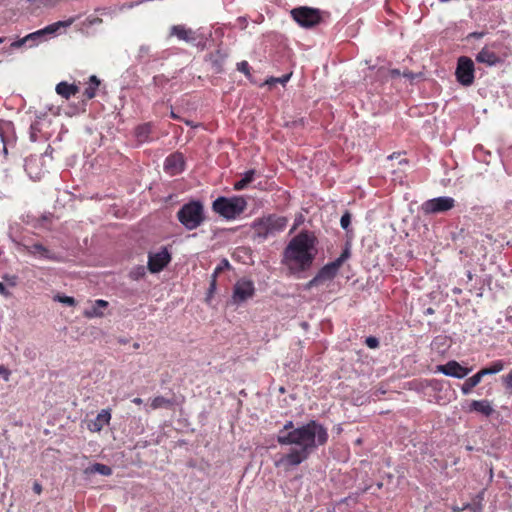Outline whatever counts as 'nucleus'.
<instances>
[{
	"label": "nucleus",
	"instance_id": "obj_1",
	"mask_svg": "<svg viewBox=\"0 0 512 512\" xmlns=\"http://www.w3.org/2000/svg\"><path fill=\"white\" fill-rule=\"evenodd\" d=\"M327 440V429L317 421L311 420L296 428L293 421H287L277 435V442L280 445H290L295 448L289 453L281 455L275 461V466L283 467L286 470L298 466Z\"/></svg>",
	"mask_w": 512,
	"mask_h": 512
},
{
	"label": "nucleus",
	"instance_id": "obj_2",
	"mask_svg": "<svg viewBox=\"0 0 512 512\" xmlns=\"http://www.w3.org/2000/svg\"><path fill=\"white\" fill-rule=\"evenodd\" d=\"M316 242L312 233L300 232L285 248L283 262L294 273L309 269L317 254Z\"/></svg>",
	"mask_w": 512,
	"mask_h": 512
},
{
	"label": "nucleus",
	"instance_id": "obj_3",
	"mask_svg": "<svg viewBox=\"0 0 512 512\" xmlns=\"http://www.w3.org/2000/svg\"><path fill=\"white\" fill-rule=\"evenodd\" d=\"M287 223L288 219L284 216L268 215L255 220L252 228L255 237L265 240L282 232L286 228Z\"/></svg>",
	"mask_w": 512,
	"mask_h": 512
},
{
	"label": "nucleus",
	"instance_id": "obj_4",
	"mask_svg": "<svg viewBox=\"0 0 512 512\" xmlns=\"http://www.w3.org/2000/svg\"><path fill=\"white\" fill-rule=\"evenodd\" d=\"M178 221L187 229L194 230L205 221L204 207L200 201H190L177 212Z\"/></svg>",
	"mask_w": 512,
	"mask_h": 512
},
{
	"label": "nucleus",
	"instance_id": "obj_5",
	"mask_svg": "<svg viewBox=\"0 0 512 512\" xmlns=\"http://www.w3.org/2000/svg\"><path fill=\"white\" fill-rule=\"evenodd\" d=\"M73 20H67V21H58L51 25L46 26L43 29H40L38 31H35L33 33H30L23 37L22 39H19L17 41L12 42L11 47L12 48H20L24 45H27L28 47H33L39 44L42 41H45L47 39V36L53 35L57 32V30L60 27H68L72 24Z\"/></svg>",
	"mask_w": 512,
	"mask_h": 512
},
{
	"label": "nucleus",
	"instance_id": "obj_6",
	"mask_svg": "<svg viewBox=\"0 0 512 512\" xmlns=\"http://www.w3.org/2000/svg\"><path fill=\"white\" fill-rule=\"evenodd\" d=\"M247 206L246 200L241 197H219L213 202V209L227 219H233L241 214Z\"/></svg>",
	"mask_w": 512,
	"mask_h": 512
},
{
	"label": "nucleus",
	"instance_id": "obj_7",
	"mask_svg": "<svg viewBox=\"0 0 512 512\" xmlns=\"http://www.w3.org/2000/svg\"><path fill=\"white\" fill-rule=\"evenodd\" d=\"M293 19L302 27L310 28L321 21V12L310 7H298L291 11Z\"/></svg>",
	"mask_w": 512,
	"mask_h": 512
},
{
	"label": "nucleus",
	"instance_id": "obj_8",
	"mask_svg": "<svg viewBox=\"0 0 512 512\" xmlns=\"http://www.w3.org/2000/svg\"><path fill=\"white\" fill-rule=\"evenodd\" d=\"M350 246L346 245L341 255L334 261L323 266L317 273L322 282L332 280L338 273L343 263L350 257Z\"/></svg>",
	"mask_w": 512,
	"mask_h": 512
},
{
	"label": "nucleus",
	"instance_id": "obj_9",
	"mask_svg": "<svg viewBox=\"0 0 512 512\" xmlns=\"http://www.w3.org/2000/svg\"><path fill=\"white\" fill-rule=\"evenodd\" d=\"M455 206V200L449 196H441L425 201L421 209L425 214H438L451 210Z\"/></svg>",
	"mask_w": 512,
	"mask_h": 512
},
{
	"label": "nucleus",
	"instance_id": "obj_10",
	"mask_svg": "<svg viewBox=\"0 0 512 512\" xmlns=\"http://www.w3.org/2000/svg\"><path fill=\"white\" fill-rule=\"evenodd\" d=\"M456 78L457 81L464 85L470 86L474 81V63L473 61L465 56H462L458 59V64L456 68Z\"/></svg>",
	"mask_w": 512,
	"mask_h": 512
},
{
	"label": "nucleus",
	"instance_id": "obj_11",
	"mask_svg": "<svg viewBox=\"0 0 512 512\" xmlns=\"http://www.w3.org/2000/svg\"><path fill=\"white\" fill-rule=\"evenodd\" d=\"M255 287L251 280L240 279L233 288L232 301L235 304H240L254 295Z\"/></svg>",
	"mask_w": 512,
	"mask_h": 512
},
{
	"label": "nucleus",
	"instance_id": "obj_12",
	"mask_svg": "<svg viewBox=\"0 0 512 512\" xmlns=\"http://www.w3.org/2000/svg\"><path fill=\"white\" fill-rule=\"evenodd\" d=\"M471 371L472 368L464 367L455 360H451L446 364L436 366V372H440L445 376L454 377L457 379L465 378Z\"/></svg>",
	"mask_w": 512,
	"mask_h": 512
},
{
	"label": "nucleus",
	"instance_id": "obj_13",
	"mask_svg": "<svg viewBox=\"0 0 512 512\" xmlns=\"http://www.w3.org/2000/svg\"><path fill=\"white\" fill-rule=\"evenodd\" d=\"M170 260V253L166 248H162L159 252L149 255L148 269L152 273L160 272Z\"/></svg>",
	"mask_w": 512,
	"mask_h": 512
},
{
	"label": "nucleus",
	"instance_id": "obj_14",
	"mask_svg": "<svg viewBox=\"0 0 512 512\" xmlns=\"http://www.w3.org/2000/svg\"><path fill=\"white\" fill-rule=\"evenodd\" d=\"M164 169L170 175H177L184 170V157L181 153L169 155L164 162Z\"/></svg>",
	"mask_w": 512,
	"mask_h": 512
},
{
	"label": "nucleus",
	"instance_id": "obj_15",
	"mask_svg": "<svg viewBox=\"0 0 512 512\" xmlns=\"http://www.w3.org/2000/svg\"><path fill=\"white\" fill-rule=\"evenodd\" d=\"M169 36L177 37L179 40L187 43H194L196 41L195 32L184 25H173L170 28Z\"/></svg>",
	"mask_w": 512,
	"mask_h": 512
},
{
	"label": "nucleus",
	"instance_id": "obj_16",
	"mask_svg": "<svg viewBox=\"0 0 512 512\" xmlns=\"http://www.w3.org/2000/svg\"><path fill=\"white\" fill-rule=\"evenodd\" d=\"M111 420V412L109 409L101 410L95 419L91 420L87 428L91 432H100L104 426L108 425Z\"/></svg>",
	"mask_w": 512,
	"mask_h": 512
},
{
	"label": "nucleus",
	"instance_id": "obj_17",
	"mask_svg": "<svg viewBox=\"0 0 512 512\" xmlns=\"http://www.w3.org/2000/svg\"><path fill=\"white\" fill-rule=\"evenodd\" d=\"M28 253L38 256L41 259L59 261V257L40 243H34L27 247Z\"/></svg>",
	"mask_w": 512,
	"mask_h": 512
},
{
	"label": "nucleus",
	"instance_id": "obj_18",
	"mask_svg": "<svg viewBox=\"0 0 512 512\" xmlns=\"http://www.w3.org/2000/svg\"><path fill=\"white\" fill-rule=\"evenodd\" d=\"M476 61L489 66H495L500 62V58L490 48L484 47L477 55Z\"/></svg>",
	"mask_w": 512,
	"mask_h": 512
},
{
	"label": "nucleus",
	"instance_id": "obj_19",
	"mask_svg": "<svg viewBox=\"0 0 512 512\" xmlns=\"http://www.w3.org/2000/svg\"><path fill=\"white\" fill-rule=\"evenodd\" d=\"M469 411L488 417L494 412V409L488 400H473L469 405Z\"/></svg>",
	"mask_w": 512,
	"mask_h": 512
},
{
	"label": "nucleus",
	"instance_id": "obj_20",
	"mask_svg": "<svg viewBox=\"0 0 512 512\" xmlns=\"http://www.w3.org/2000/svg\"><path fill=\"white\" fill-rule=\"evenodd\" d=\"M55 91L61 97L69 99L71 96H74L79 92V87L75 84H69L62 81L56 85Z\"/></svg>",
	"mask_w": 512,
	"mask_h": 512
},
{
	"label": "nucleus",
	"instance_id": "obj_21",
	"mask_svg": "<svg viewBox=\"0 0 512 512\" xmlns=\"http://www.w3.org/2000/svg\"><path fill=\"white\" fill-rule=\"evenodd\" d=\"M108 306V302L102 299L96 300L92 307L84 311L86 318L102 317L104 315L103 310Z\"/></svg>",
	"mask_w": 512,
	"mask_h": 512
},
{
	"label": "nucleus",
	"instance_id": "obj_22",
	"mask_svg": "<svg viewBox=\"0 0 512 512\" xmlns=\"http://www.w3.org/2000/svg\"><path fill=\"white\" fill-rule=\"evenodd\" d=\"M256 175V170L251 169L243 174V177L234 183V189L237 191L245 189L250 184Z\"/></svg>",
	"mask_w": 512,
	"mask_h": 512
},
{
	"label": "nucleus",
	"instance_id": "obj_23",
	"mask_svg": "<svg viewBox=\"0 0 512 512\" xmlns=\"http://www.w3.org/2000/svg\"><path fill=\"white\" fill-rule=\"evenodd\" d=\"M482 380V376L477 372L472 377L468 378L461 386V391L464 395L471 393L472 389L477 386Z\"/></svg>",
	"mask_w": 512,
	"mask_h": 512
},
{
	"label": "nucleus",
	"instance_id": "obj_24",
	"mask_svg": "<svg viewBox=\"0 0 512 512\" xmlns=\"http://www.w3.org/2000/svg\"><path fill=\"white\" fill-rule=\"evenodd\" d=\"M505 367V364L502 360H496L491 363L489 367L483 368L479 371V374L482 378L486 375H493L501 372Z\"/></svg>",
	"mask_w": 512,
	"mask_h": 512
},
{
	"label": "nucleus",
	"instance_id": "obj_25",
	"mask_svg": "<svg viewBox=\"0 0 512 512\" xmlns=\"http://www.w3.org/2000/svg\"><path fill=\"white\" fill-rule=\"evenodd\" d=\"M85 472L90 474L98 473L104 476H110L112 474V469L105 464L95 463L88 467Z\"/></svg>",
	"mask_w": 512,
	"mask_h": 512
},
{
	"label": "nucleus",
	"instance_id": "obj_26",
	"mask_svg": "<svg viewBox=\"0 0 512 512\" xmlns=\"http://www.w3.org/2000/svg\"><path fill=\"white\" fill-rule=\"evenodd\" d=\"M99 84H100V81L95 75L90 76L89 84H88V87L84 91V95L88 99L94 98L96 96V91H97Z\"/></svg>",
	"mask_w": 512,
	"mask_h": 512
},
{
	"label": "nucleus",
	"instance_id": "obj_27",
	"mask_svg": "<svg viewBox=\"0 0 512 512\" xmlns=\"http://www.w3.org/2000/svg\"><path fill=\"white\" fill-rule=\"evenodd\" d=\"M173 406V401L167 399L163 396H157L152 399L150 407L152 410L160 409V408H170Z\"/></svg>",
	"mask_w": 512,
	"mask_h": 512
},
{
	"label": "nucleus",
	"instance_id": "obj_28",
	"mask_svg": "<svg viewBox=\"0 0 512 512\" xmlns=\"http://www.w3.org/2000/svg\"><path fill=\"white\" fill-rule=\"evenodd\" d=\"M151 132L150 124H143L136 129V137L140 142H145L149 139Z\"/></svg>",
	"mask_w": 512,
	"mask_h": 512
},
{
	"label": "nucleus",
	"instance_id": "obj_29",
	"mask_svg": "<svg viewBox=\"0 0 512 512\" xmlns=\"http://www.w3.org/2000/svg\"><path fill=\"white\" fill-rule=\"evenodd\" d=\"M23 356L28 360V361H34L37 357V352L35 350L34 347H25L24 350H23Z\"/></svg>",
	"mask_w": 512,
	"mask_h": 512
},
{
	"label": "nucleus",
	"instance_id": "obj_30",
	"mask_svg": "<svg viewBox=\"0 0 512 512\" xmlns=\"http://www.w3.org/2000/svg\"><path fill=\"white\" fill-rule=\"evenodd\" d=\"M144 275H145V268L143 266L136 267L130 272V277L134 280H138L141 277H143Z\"/></svg>",
	"mask_w": 512,
	"mask_h": 512
},
{
	"label": "nucleus",
	"instance_id": "obj_31",
	"mask_svg": "<svg viewBox=\"0 0 512 512\" xmlns=\"http://www.w3.org/2000/svg\"><path fill=\"white\" fill-rule=\"evenodd\" d=\"M55 300H57L58 302L60 303H63L65 305H68V306H74L75 305V299L73 297H70V296H61V295H57L55 297Z\"/></svg>",
	"mask_w": 512,
	"mask_h": 512
},
{
	"label": "nucleus",
	"instance_id": "obj_32",
	"mask_svg": "<svg viewBox=\"0 0 512 512\" xmlns=\"http://www.w3.org/2000/svg\"><path fill=\"white\" fill-rule=\"evenodd\" d=\"M350 224H351V215L349 212H345L340 219V225H341L342 229L348 230Z\"/></svg>",
	"mask_w": 512,
	"mask_h": 512
},
{
	"label": "nucleus",
	"instance_id": "obj_33",
	"mask_svg": "<svg viewBox=\"0 0 512 512\" xmlns=\"http://www.w3.org/2000/svg\"><path fill=\"white\" fill-rule=\"evenodd\" d=\"M5 285L9 287H15L18 282V278L15 275H5L4 276Z\"/></svg>",
	"mask_w": 512,
	"mask_h": 512
},
{
	"label": "nucleus",
	"instance_id": "obj_34",
	"mask_svg": "<svg viewBox=\"0 0 512 512\" xmlns=\"http://www.w3.org/2000/svg\"><path fill=\"white\" fill-rule=\"evenodd\" d=\"M365 344L371 349H376L379 346V340L376 337L369 336L365 339Z\"/></svg>",
	"mask_w": 512,
	"mask_h": 512
},
{
	"label": "nucleus",
	"instance_id": "obj_35",
	"mask_svg": "<svg viewBox=\"0 0 512 512\" xmlns=\"http://www.w3.org/2000/svg\"><path fill=\"white\" fill-rule=\"evenodd\" d=\"M6 126H8V123L0 121V139H1V143L3 144V152L5 154H7V148H6L5 140L3 137V132H4V129Z\"/></svg>",
	"mask_w": 512,
	"mask_h": 512
},
{
	"label": "nucleus",
	"instance_id": "obj_36",
	"mask_svg": "<svg viewBox=\"0 0 512 512\" xmlns=\"http://www.w3.org/2000/svg\"><path fill=\"white\" fill-rule=\"evenodd\" d=\"M502 381L507 389L512 390V369L509 371V373L502 377Z\"/></svg>",
	"mask_w": 512,
	"mask_h": 512
},
{
	"label": "nucleus",
	"instance_id": "obj_37",
	"mask_svg": "<svg viewBox=\"0 0 512 512\" xmlns=\"http://www.w3.org/2000/svg\"><path fill=\"white\" fill-rule=\"evenodd\" d=\"M0 376L3 378L4 381H9L10 379V376H11V371L8 370L6 367H4L3 365H0Z\"/></svg>",
	"mask_w": 512,
	"mask_h": 512
},
{
	"label": "nucleus",
	"instance_id": "obj_38",
	"mask_svg": "<svg viewBox=\"0 0 512 512\" xmlns=\"http://www.w3.org/2000/svg\"><path fill=\"white\" fill-rule=\"evenodd\" d=\"M322 280L319 278L318 274L312 278L306 285L307 289H310L312 287H315V286H318L320 284H322Z\"/></svg>",
	"mask_w": 512,
	"mask_h": 512
},
{
	"label": "nucleus",
	"instance_id": "obj_39",
	"mask_svg": "<svg viewBox=\"0 0 512 512\" xmlns=\"http://www.w3.org/2000/svg\"><path fill=\"white\" fill-rule=\"evenodd\" d=\"M237 69L246 75L249 74V64L247 61H242L237 64Z\"/></svg>",
	"mask_w": 512,
	"mask_h": 512
},
{
	"label": "nucleus",
	"instance_id": "obj_40",
	"mask_svg": "<svg viewBox=\"0 0 512 512\" xmlns=\"http://www.w3.org/2000/svg\"><path fill=\"white\" fill-rule=\"evenodd\" d=\"M0 294L6 298L11 296V293L7 289V286L5 285V283H3V282H0Z\"/></svg>",
	"mask_w": 512,
	"mask_h": 512
},
{
	"label": "nucleus",
	"instance_id": "obj_41",
	"mask_svg": "<svg viewBox=\"0 0 512 512\" xmlns=\"http://www.w3.org/2000/svg\"><path fill=\"white\" fill-rule=\"evenodd\" d=\"M149 51H150V48L148 46H141L140 49H139V55H138L139 58L143 59L146 56H148Z\"/></svg>",
	"mask_w": 512,
	"mask_h": 512
},
{
	"label": "nucleus",
	"instance_id": "obj_42",
	"mask_svg": "<svg viewBox=\"0 0 512 512\" xmlns=\"http://www.w3.org/2000/svg\"><path fill=\"white\" fill-rule=\"evenodd\" d=\"M224 267H229V262L224 259L222 260L221 264L215 269L214 271V274H213V277L215 278L216 275L224 268Z\"/></svg>",
	"mask_w": 512,
	"mask_h": 512
},
{
	"label": "nucleus",
	"instance_id": "obj_43",
	"mask_svg": "<svg viewBox=\"0 0 512 512\" xmlns=\"http://www.w3.org/2000/svg\"><path fill=\"white\" fill-rule=\"evenodd\" d=\"M290 79V74L288 75H284L280 78H273L272 81L273 82H280L282 84L286 83L288 80Z\"/></svg>",
	"mask_w": 512,
	"mask_h": 512
},
{
	"label": "nucleus",
	"instance_id": "obj_44",
	"mask_svg": "<svg viewBox=\"0 0 512 512\" xmlns=\"http://www.w3.org/2000/svg\"><path fill=\"white\" fill-rule=\"evenodd\" d=\"M33 490L35 493L40 494L42 492V486L40 483L35 482L33 485Z\"/></svg>",
	"mask_w": 512,
	"mask_h": 512
},
{
	"label": "nucleus",
	"instance_id": "obj_45",
	"mask_svg": "<svg viewBox=\"0 0 512 512\" xmlns=\"http://www.w3.org/2000/svg\"><path fill=\"white\" fill-rule=\"evenodd\" d=\"M132 402L136 405H141L143 403V400L139 397H136L132 400Z\"/></svg>",
	"mask_w": 512,
	"mask_h": 512
},
{
	"label": "nucleus",
	"instance_id": "obj_46",
	"mask_svg": "<svg viewBox=\"0 0 512 512\" xmlns=\"http://www.w3.org/2000/svg\"><path fill=\"white\" fill-rule=\"evenodd\" d=\"M433 313H434V310L431 307L427 308L426 311H425V314H427V315H431Z\"/></svg>",
	"mask_w": 512,
	"mask_h": 512
},
{
	"label": "nucleus",
	"instance_id": "obj_47",
	"mask_svg": "<svg viewBox=\"0 0 512 512\" xmlns=\"http://www.w3.org/2000/svg\"><path fill=\"white\" fill-rule=\"evenodd\" d=\"M391 74H392L393 76H399V75H400V71H399V70L394 69V70H392V71H391Z\"/></svg>",
	"mask_w": 512,
	"mask_h": 512
},
{
	"label": "nucleus",
	"instance_id": "obj_48",
	"mask_svg": "<svg viewBox=\"0 0 512 512\" xmlns=\"http://www.w3.org/2000/svg\"><path fill=\"white\" fill-rule=\"evenodd\" d=\"M403 75H404L405 77H407V78H411V79L414 77V76H413V74H412L411 72L404 73Z\"/></svg>",
	"mask_w": 512,
	"mask_h": 512
},
{
	"label": "nucleus",
	"instance_id": "obj_49",
	"mask_svg": "<svg viewBox=\"0 0 512 512\" xmlns=\"http://www.w3.org/2000/svg\"><path fill=\"white\" fill-rule=\"evenodd\" d=\"M470 507H471V505H470V504H467L464 508H457V509H454V510H455V511H462V510H464V509H466V508H470Z\"/></svg>",
	"mask_w": 512,
	"mask_h": 512
},
{
	"label": "nucleus",
	"instance_id": "obj_50",
	"mask_svg": "<svg viewBox=\"0 0 512 512\" xmlns=\"http://www.w3.org/2000/svg\"><path fill=\"white\" fill-rule=\"evenodd\" d=\"M482 35H483L482 33H476V32L471 34V36L478 37V38L481 37Z\"/></svg>",
	"mask_w": 512,
	"mask_h": 512
},
{
	"label": "nucleus",
	"instance_id": "obj_51",
	"mask_svg": "<svg viewBox=\"0 0 512 512\" xmlns=\"http://www.w3.org/2000/svg\"><path fill=\"white\" fill-rule=\"evenodd\" d=\"M399 163H400V164H403V163H404V164H407V160H406V159H401Z\"/></svg>",
	"mask_w": 512,
	"mask_h": 512
},
{
	"label": "nucleus",
	"instance_id": "obj_52",
	"mask_svg": "<svg viewBox=\"0 0 512 512\" xmlns=\"http://www.w3.org/2000/svg\"><path fill=\"white\" fill-rule=\"evenodd\" d=\"M215 288V279L213 280V282L211 283V290Z\"/></svg>",
	"mask_w": 512,
	"mask_h": 512
},
{
	"label": "nucleus",
	"instance_id": "obj_53",
	"mask_svg": "<svg viewBox=\"0 0 512 512\" xmlns=\"http://www.w3.org/2000/svg\"><path fill=\"white\" fill-rule=\"evenodd\" d=\"M171 116H172L173 118H177V116H176L173 112H171Z\"/></svg>",
	"mask_w": 512,
	"mask_h": 512
},
{
	"label": "nucleus",
	"instance_id": "obj_54",
	"mask_svg": "<svg viewBox=\"0 0 512 512\" xmlns=\"http://www.w3.org/2000/svg\"><path fill=\"white\" fill-rule=\"evenodd\" d=\"M479 510H480V508H473V511H474V512H477V511H479Z\"/></svg>",
	"mask_w": 512,
	"mask_h": 512
},
{
	"label": "nucleus",
	"instance_id": "obj_55",
	"mask_svg": "<svg viewBox=\"0 0 512 512\" xmlns=\"http://www.w3.org/2000/svg\"><path fill=\"white\" fill-rule=\"evenodd\" d=\"M388 158H389V159H393V158H394V154H393V155H390Z\"/></svg>",
	"mask_w": 512,
	"mask_h": 512
},
{
	"label": "nucleus",
	"instance_id": "obj_56",
	"mask_svg": "<svg viewBox=\"0 0 512 512\" xmlns=\"http://www.w3.org/2000/svg\"><path fill=\"white\" fill-rule=\"evenodd\" d=\"M48 1H49V0H42L41 2L46 3V2H48Z\"/></svg>",
	"mask_w": 512,
	"mask_h": 512
},
{
	"label": "nucleus",
	"instance_id": "obj_57",
	"mask_svg": "<svg viewBox=\"0 0 512 512\" xmlns=\"http://www.w3.org/2000/svg\"><path fill=\"white\" fill-rule=\"evenodd\" d=\"M3 41H4V39H3V38H0V44H1Z\"/></svg>",
	"mask_w": 512,
	"mask_h": 512
}]
</instances>
